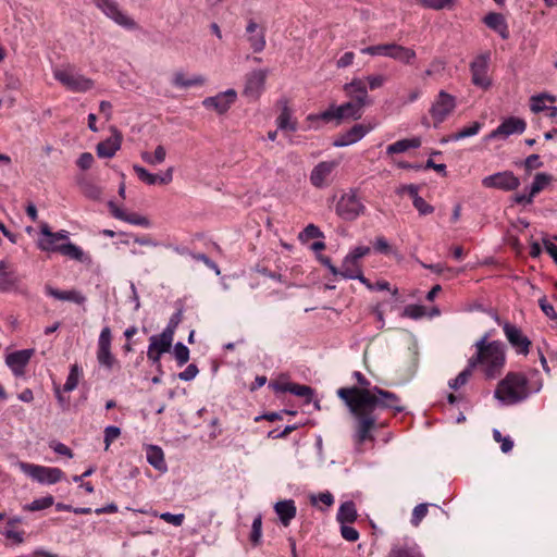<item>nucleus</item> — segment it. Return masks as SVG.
<instances>
[{
  "label": "nucleus",
  "mask_w": 557,
  "mask_h": 557,
  "mask_svg": "<svg viewBox=\"0 0 557 557\" xmlns=\"http://www.w3.org/2000/svg\"><path fill=\"white\" fill-rule=\"evenodd\" d=\"M352 375L360 387H341L336 394L354 418L352 441L355 450L361 454L362 445L368 441L373 442V432L382 426L379 423L377 411L393 410L399 413L405 410V407L398 395L376 385L371 386L370 381L361 372L355 371Z\"/></svg>",
  "instance_id": "obj_1"
},
{
  "label": "nucleus",
  "mask_w": 557,
  "mask_h": 557,
  "mask_svg": "<svg viewBox=\"0 0 557 557\" xmlns=\"http://www.w3.org/2000/svg\"><path fill=\"white\" fill-rule=\"evenodd\" d=\"M533 374L536 380H529L524 373L508 372L500 380L494 391V397L504 406H513L527 400L532 394L539 393L543 387V380L539 372Z\"/></svg>",
  "instance_id": "obj_2"
},
{
  "label": "nucleus",
  "mask_w": 557,
  "mask_h": 557,
  "mask_svg": "<svg viewBox=\"0 0 557 557\" xmlns=\"http://www.w3.org/2000/svg\"><path fill=\"white\" fill-rule=\"evenodd\" d=\"M490 338L491 334H483L475 342V354L469 360L470 366L479 367L486 379H496L506 366V345Z\"/></svg>",
  "instance_id": "obj_3"
},
{
  "label": "nucleus",
  "mask_w": 557,
  "mask_h": 557,
  "mask_svg": "<svg viewBox=\"0 0 557 557\" xmlns=\"http://www.w3.org/2000/svg\"><path fill=\"white\" fill-rule=\"evenodd\" d=\"M70 233L65 230L52 232L47 223L41 224L37 247L45 252H59L72 260L91 264L92 259L79 246L69 240Z\"/></svg>",
  "instance_id": "obj_4"
},
{
  "label": "nucleus",
  "mask_w": 557,
  "mask_h": 557,
  "mask_svg": "<svg viewBox=\"0 0 557 557\" xmlns=\"http://www.w3.org/2000/svg\"><path fill=\"white\" fill-rule=\"evenodd\" d=\"M53 77L72 92H86L94 87V82L79 74L73 65H62L53 69Z\"/></svg>",
  "instance_id": "obj_5"
},
{
  "label": "nucleus",
  "mask_w": 557,
  "mask_h": 557,
  "mask_svg": "<svg viewBox=\"0 0 557 557\" xmlns=\"http://www.w3.org/2000/svg\"><path fill=\"white\" fill-rule=\"evenodd\" d=\"M363 108L355 101H348L341 106L332 104L319 114H310L308 120L336 121L337 124L343 120H359L363 114Z\"/></svg>",
  "instance_id": "obj_6"
},
{
  "label": "nucleus",
  "mask_w": 557,
  "mask_h": 557,
  "mask_svg": "<svg viewBox=\"0 0 557 557\" xmlns=\"http://www.w3.org/2000/svg\"><path fill=\"white\" fill-rule=\"evenodd\" d=\"M336 214L344 221H355L366 212V206L358 197L356 189L344 193L335 206Z\"/></svg>",
  "instance_id": "obj_7"
},
{
  "label": "nucleus",
  "mask_w": 557,
  "mask_h": 557,
  "mask_svg": "<svg viewBox=\"0 0 557 557\" xmlns=\"http://www.w3.org/2000/svg\"><path fill=\"white\" fill-rule=\"evenodd\" d=\"M456 108V97L445 90H440L429 109V114L433 120L434 126L437 127L444 123Z\"/></svg>",
  "instance_id": "obj_8"
},
{
  "label": "nucleus",
  "mask_w": 557,
  "mask_h": 557,
  "mask_svg": "<svg viewBox=\"0 0 557 557\" xmlns=\"http://www.w3.org/2000/svg\"><path fill=\"white\" fill-rule=\"evenodd\" d=\"M495 321L503 326L504 334L517 355L528 356L532 342L523 334L520 327L510 322H500L498 315Z\"/></svg>",
  "instance_id": "obj_9"
},
{
  "label": "nucleus",
  "mask_w": 557,
  "mask_h": 557,
  "mask_svg": "<svg viewBox=\"0 0 557 557\" xmlns=\"http://www.w3.org/2000/svg\"><path fill=\"white\" fill-rule=\"evenodd\" d=\"M21 470L40 484H54L60 482L64 473L59 468L45 467L34 463L21 462Z\"/></svg>",
  "instance_id": "obj_10"
},
{
  "label": "nucleus",
  "mask_w": 557,
  "mask_h": 557,
  "mask_svg": "<svg viewBox=\"0 0 557 557\" xmlns=\"http://www.w3.org/2000/svg\"><path fill=\"white\" fill-rule=\"evenodd\" d=\"M92 3L117 25L126 29L137 28V23L120 9L116 0H92Z\"/></svg>",
  "instance_id": "obj_11"
},
{
  "label": "nucleus",
  "mask_w": 557,
  "mask_h": 557,
  "mask_svg": "<svg viewBox=\"0 0 557 557\" xmlns=\"http://www.w3.org/2000/svg\"><path fill=\"white\" fill-rule=\"evenodd\" d=\"M338 166L337 161H321L310 172L309 181L315 188L329 187L334 178V172Z\"/></svg>",
  "instance_id": "obj_12"
},
{
  "label": "nucleus",
  "mask_w": 557,
  "mask_h": 557,
  "mask_svg": "<svg viewBox=\"0 0 557 557\" xmlns=\"http://www.w3.org/2000/svg\"><path fill=\"white\" fill-rule=\"evenodd\" d=\"M482 185L486 188H495L503 191H512L520 186V180L511 171L497 172L485 176Z\"/></svg>",
  "instance_id": "obj_13"
},
{
  "label": "nucleus",
  "mask_w": 557,
  "mask_h": 557,
  "mask_svg": "<svg viewBox=\"0 0 557 557\" xmlns=\"http://www.w3.org/2000/svg\"><path fill=\"white\" fill-rule=\"evenodd\" d=\"M111 342H112V333L109 326H104L98 337L97 343V360L98 363L106 368L107 370H111L115 363V357L111 351Z\"/></svg>",
  "instance_id": "obj_14"
},
{
  "label": "nucleus",
  "mask_w": 557,
  "mask_h": 557,
  "mask_svg": "<svg viewBox=\"0 0 557 557\" xmlns=\"http://www.w3.org/2000/svg\"><path fill=\"white\" fill-rule=\"evenodd\" d=\"M490 54L478 55L470 64L471 82L473 85L487 89L492 82L488 76Z\"/></svg>",
  "instance_id": "obj_15"
},
{
  "label": "nucleus",
  "mask_w": 557,
  "mask_h": 557,
  "mask_svg": "<svg viewBox=\"0 0 557 557\" xmlns=\"http://www.w3.org/2000/svg\"><path fill=\"white\" fill-rule=\"evenodd\" d=\"M268 70H255L246 75L243 95L256 101L264 90Z\"/></svg>",
  "instance_id": "obj_16"
},
{
  "label": "nucleus",
  "mask_w": 557,
  "mask_h": 557,
  "mask_svg": "<svg viewBox=\"0 0 557 557\" xmlns=\"http://www.w3.org/2000/svg\"><path fill=\"white\" fill-rule=\"evenodd\" d=\"M527 123L519 117H508L504 120L495 129L485 136V140L496 138L506 139L513 134H522L525 131Z\"/></svg>",
  "instance_id": "obj_17"
},
{
  "label": "nucleus",
  "mask_w": 557,
  "mask_h": 557,
  "mask_svg": "<svg viewBox=\"0 0 557 557\" xmlns=\"http://www.w3.org/2000/svg\"><path fill=\"white\" fill-rule=\"evenodd\" d=\"M375 125L372 124H355L349 129L342 132L335 138L334 147H347L360 141L367 134L374 129Z\"/></svg>",
  "instance_id": "obj_18"
},
{
  "label": "nucleus",
  "mask_w": 557,
  "mask_h": 557,
  "mask_svg": "<svg viewBox=\"0 0 557 557\" xmlns=\"http://www.w3.org/2000/svg\"><path fill=\"white\" fill-rule=\"evenodd\" d=\"M237 99V92L235 89H227L225 91L219 92L215 96L207 97L202 101V106L207 109H212L219 114L226 113L232 104L235 103Z\"/></svg>",
  "instance_id": "obj_19"
},
{
  "label": "nucleus",
  "mask_w": 557,
  "mask_h": 557,
  "mask_svg": "<svg viewBox=\"0 0 557 557\" xmlns=\"http://www.w3.org/2000/svg\"><path fill=\"white\" fill-rule=\"evenodd\" d=\"M35 349H22L9 354L5 357V364L11 369L15 376H22L30 358L34 356Z\"/></svg>",
  "instance_id": "obj_20"
},
{
  "label": "nucleus",
  "mask_w": 557,
  "mask_h": 557,
  "mask_svg": "<svg viewBox=\"0 0 557 557\" xmlns=\"http://www.w3.org/2000/svg\"><path fill=\"white\" fill-rule=\"evenodd\" d=\"M112 135L96 146L99 158L111 159L121 149L123 136L116 127H111Z\"/></svg>",
  "instance_id": "obj_21"
},
{
  "label": "nucleus",
  "mask_w": 557,
  "mask_h": 557,
  "mask_svg": "<svg viewBox=\"0 0 557 557\" xmlns=\"http://www.w3.org/2000/svg\"><path fill=\"white\" fill-rule=\"evenodd\" d=\"M133 170L137 174L138 178L147 185H168L173 181V166H169L162 175L150 173L144 166L138 164H134Z\"/></svg>",
  "instance_id": "obj_22"
},
{
  "label": "nucleus",
  "mask_w": 557,
  "mask_h": 557,
  "mask_svg": "<svg viewBox=\"0 0 557 557\" xmlns=\"http://www.w3.org/2000/svg\"><path fill=\"white\" fill-rule=\"evenodd\" d=\"M344 91L358 104L366 107L370 103L366 83L361 78H354L351 82L346 83Z\"/></svg>",
  "instance_id": "obj_23"
},
{
  "label": "nucleus",
  "mask_w": 557,
  "mask_h": 557,
  "mask_svg": "<svg viewBox=\"0 0 557 557\" xmlns=\"http://www.w3.org/2000/svg\"><path fill=\"white\" fill-rule=\"evenodd\" d=\"M386 557H423V554L413 540L406 539L393 544Z\"/></svg>",
  "instance_id": "obj_24"
},
{
  "label": "nucleus",
  "mask_w": 557,
  "mask_h": 557,
  "mask_svg": "<svg viewBox=\"0 0 557 557\" xmlns=\"http://www.w3.org/2000/svg\"><path fill=\"white\" fill-rule=\"evenodd\" d=\"M108 207H109L111 214L117 220L127 222L132 225H137V226H143V227H150V225H151L149 219H147L146 216L137 214V213H126L119 206H116L115 202L112 200L108 202Z\"/></svg>",
  "instance_id": "obj_25"
},
{
  "label": "nucleus",
  "mask_w": 557,
  "mask_h": 557,
  "mask_svg": "<svg viewBox=\"0 0 557 557\" xmlns=\"http://www.w3.org/2000/svg\"><path fill=\"white\" fill-rule=\"evenodd\" d=\"M20 278L5 261H0V292H17Z\"/></svg>",
  "instance_id": "obj_26"
},
{
  "label": "nucleus",
  "mask_w": 557,
  "mask_h": 557,
  "mask_svg": "<svg viewBox=\"0 0 557 557\" xmlns=\"http://www.w3.org/2000/svg\"><path fill=\"white\" fill-rule=\"evenodd\" d=\"M248 34V41L253 52H261L265 48V35L263 29H259V25L253 21L249 20L246 26Z\"/></svg>",
  "instance_id": "obj_27"
},
{
  "label": "nucleus",
  "mask_w": 557,
  "mask_h": 557,
  "mask_svg": "<svg viewBox=\"0 0 557 557\" xmlns=\"http://www.w3.org/2000/svg\"><path fill=\"white\" fill-rule=\"evenodd\" d=\"M394 59L403 64L410 65L414 62L417 58V53L413 49L395 44L389 42L388 57Z\"/></svg>",
  "instance_id": "obj_28"
},
{
  "label": "nucleus",
  "mask_w": 557,
  "mask_h": 557,
  "mask_svg": "<svg viewBox=\"0 0 557 557\" xmlns=\"http://www.w3.org/2000/svg\"><path fill=\"white\" fill-rule=\"evenodd\" d=\"M274 510L284 527H288L297 513V508L293 499H285L275 503Z\"/></svg>",
  "instance_id": "obj_29"
},
{
  "label": "nucleus",
  "mask_w": 557,
  "mask_h": 557,
  "mask_svg": "<svg viewBox=\"0 0 557 557\" xmlns=\"http://www.w3.org/2000/svg\"><path fill=\"white\" fill-rule=\"evenodd\" d=\"M146 458L150 466L156 470L164 473L168 471V465L165 462L164 453L160 446L147 445L145 447Z\"/></svg>",
  "instance_id": "obj_30"
},
{
  "label": "nucleus",
  "mask_w": 557,
  "mask_h": 557,
  "mask_svg": "<svg viewBox=\"0 0 557 557\" xmlns=\"http://www.w3.org/2000/svg\"><path fill=\"white\" fill-rule=\"evenodd\" d=\"M45 292L48 296L62 301H72L82 305L86 301V297L78 290H60L52 286L47 285Z\"/></svg>",
  "instance_id": "obj_31"
},
{
  "label": "nucleus",
  "mask_w": 557,
  "mask_h": 557,
  "mask_svg": "<svg viewBox=\"0 0 557 557\" xmlns=\"http://www.w3.org/2000/svg\"><path fill=\"white\" fill-rule=\"evenodd\" d=\"M483 21L488 28L495 30L503 39L509 37L507 22L500 13H488Z\"/></svg>",
  "instance_id": "obj_32"
},
{
  "label": "nucleus",
  "mask_w": 557,
  "mask_h": 557,
  "mask_svg": "<svg viewBox=\"0 0 557 557\" xmlns=\"http://www.w3.org/2000/svg\"><path fill=\"white\" fill-rule=\"evenodd\" d=\"M206 83V78L202 75H194L187 77L183 72H175L172 77V84L177 88H190L194 86H201Z\"/></svg>",
  "instance_id": "obj_33"
},
{
  "label": "nucleus",
  "mask_w": 557,
  "mask_h": 557,
  "mask_svg": "<svg viewBox=\"0 0 557 557\" xmlns=\"http://www.w3.org/2000/svg\"><path fill=\"white\" fill-rule=\"evenodd\" d=\"M362 271L360 261L347 255L339 269V276L346 280H354Z\"/></svg>",
  "instance_id": "obj_34"
},
{
  "label": "nucleus",
  "mask_w": 557,
  "mask_h": 557,
  "mask_svg": "<svg viewBox=\"0 0 557 557\" xmlns=\"http://www.w3.org/2000/svg\"><path fill=\"white\" fill-rule=\"evenodd\" d=\"M421 146V139L419 137L405 138L391 144L386 148L387 154H396L408 151L409 149H417Z\"/></svg>",
  "instance_id": "obj_35"
},
{
  "label": "nucleus",
  "mask_w": 557,
  "mask_h": 557,
  "mask_svg": "<svg viewBox=\"0 0 557 557\" xmlns=\"http://www.w3.org/2000/svg\"><path fill=\"white\" fill-rule=\"evenodd\" d=\"M336 519L341 524L352 523L357 519L355 503L351 500L343 503L338 508Z\"/></svg>",
  "instance_id": "obj_36"
},
{
  "label": "nucleus",
  "mask_w": 557,
  "mask_h": 557,
  "mask_svg": "<svg viewBox=\"0 0 557 557\" xmlns=\"http://www.w3.org/2000/svg\"><path fill=\"white\" fill-rule=\"evenodd\" d=\"M21 522V518L10 519L2 531V534L13 543L20 544L24 541V531L16 528V523Z\"/></svg>",
  "instance_id": "obj_37"
},
{
  "label": "nucleus",
  "mask_w": 557,
  "mask_h": 557,
  "mask_svg": "<svg viewBox=\"0 0 557 557\" xmlns=\"http://www.w3.org/2000/svg\"><path fill=\"white\" fill-rule=\"evenodd\" d=\"M481 128L482 124L480 122H473L469 126H466L458 131L457 133L450 135L448 139H443L442 143L458 141L467 137L475 136Z\"/></svg>",
  "instance_id": "obj_38"
},
{
  "label": "nucleus",
  "mask_w": 557,
  "mask_h": 557,
  "mask_svg": "<svg viewBox=\"0 0 557 557\" xmlns=\"http://www.w3.org/2000/svg\"><path fill=\"white\" fill-rule=\"evenodd\" d=\"M149 347L156 349L157 351L165 354L170 350L173 338L164 333H161L159 335H152L149 338Z\"/></svg>",
  "instance_id": "obj_39"
},
{
  "label": "nucleus",
  "mask_w": 557,
  "mask_h": 557,
  "mask_svg": "<svg viewBox=\"0 0 557 557\" xmlns=\"http://www.w3.org/2000/svg\"><path fill=\"white\" fill-rule=\"evenodd\" d=\"M546 101L555 102L556 97L548 94L534 95L530 99V108L532 112L540 113L547 109Z\"/></svg>",
  "instance_id": "obj_40"
},
{
  "label": "nucleus",
  "mask_w": 557,
  "mask_h": 557,
  "mask_svg": "<svg viewBox=\"0 0 557 557\" xmlns=\"http://www.w3.org/2000/svg\"><path fill=\"white\" fill-rule=\"evenodd\" d=\"M140 157L144 162L150 164V165H157L162 163L165 160L166 157V150L162 145H159L153 153H150L148 151H144L140 153Z\"/></svg>",
  "instance_id": "obj_41"
},
{
  "label": "nucleus",
  "mask_w": 557,
  "mask_h": 557,
  "mask_svg": "<svg viewBox=\"0 0 557 557\" xmlns=\"http://www.w3.org/2000/svg\"><path fill=\"white\" fill-rule=\"evenodd\" d=\"M82 193L89 199L99 200L102 195V189L91 181L82 180L79 183Z\"/></svg>",
  "instance_id": "obj_42"
},
{
  "label": "nucleus",
  "mask_w": 557,
  "mask_h": 557,
  "mask_svg": "<svg viewBox=\"0 0 557 557\" xmlns=\"http://www.w3.org/2000/svg\"><path fill=\"white\" fill-rule=\"evenodd\" d=\"M81 376L82 369L77 364H72L66 381L63 385V392L70 393L74 391L78 385Z\"/></svg>",
  "instance_id": "obj_43"
},
{
  "label": "nucleus",
  "mask_w": 557,
  "mask_h": 557,
  "mask_svg": "<svg viewBox=\"0 0 557 557\" xmlns=\"http://www.w3.org/2000/svg\"><path fill=\"white\" fill-rule=\"evenodd\" d=\"M412 205L420 215H429L434 212V207L428 203L419 194H416L414 188H411Z\"/></svg>",
  "instance_id": "obj_44"
},
{
  "label": "nucleus",
  "mask_w": 557,
  "mask_h": 557,
  "mask_svg": "<svg viewBox=\"0 0 557 557\" xmlns=\"http://www.w3.org/2000/svg\"><path fill=\"white\" fill-rule=\"evenodd\" d=\"M473 369L474 367H471L470 360H468V366L466 367V369H463L455 379L448 382L449 387L453 389H458L461 386H463L472 375Z\"/></svg>",
  "instance_id": "obj_45"
},
{
  "label": "nucleus",
  "mask_w": 557,
  "mask_h": 557,
  "mask_svg": "<svg viewBox=\"0 0 557 557\" xmlns=\"http://www.w3.org/2000/svg\"><path fill=\"white\" fill-rule=\"evenodd\" d=\"M550 182V176L546 173H537L534 178H533V182L530 186V194L531 196H534L537 195L539 193H541Z\"/></svg>",
  "instance_id": "obj_46"
},
{
  "label": "nucleus",
  "mask_w": 557,
  "mask_h": 557,
  "mask_svg": "<svg viewBox=\"0 0 557 557\" xmlns=\"http://www.w3.org/2000/svg\"><path fill=\"white\" fill-rule=\"evenodd\" d=\"M276 124L280 129L296 131V123L292 122V114L288 108H284L276 119Z\"/></svg>",
  "instance_id": "obj_47"
},
{
  "label": "nucleus",
  "mask_w": 557,
  "mask_h": 557,
  "mask_svg": "<svg viewBox=\"0 0 557 557\" xmlns=\"http://www.w3.org/2000/svg\"><path fill=\"white\" fill-rule=\"evenodd\" d=\"M418 2L422 7L435 11L451 9L455 4V0H418Z\"/></svg>",
  "instance_id": "obj_48"
},
{
  "label": "nucleus",
  "mask_w": 557,
  "mask_h": 557,
  "mask_svg": "<svg viewBox=\"0 0 557 557\" xmlns=\"http://www.w3.org/2000/svg\"><path fill=\"white\" fill-rule=\"evenodd\" d=\"M53 497L46 496L41 498L34 499L32 503L25 505L24 509L28 511H38L42 509H47L53 505Z\"/></svg>",
  "instance_id": "obj_49"
},
{
  "label": "nucleus",
  "mask_w": 557,
  "mask_h": 557,
  "mask_svg": "<svg viewBox=\"0 0 557 557\" xmlns=\"http://www.w3.org/2000/svg\"><path fill=\"white\" fill-rule=\"evenodd\" d=\"M290 394L305 398V401L309 404L313 397V389L308 385L293 383Z\"/></svg>",
  "instance_id": "obj_50"
},
{
  "label": "nucleus",
  "mask_w": 557,
  "mask_h": 557,
  "mask_svg": "<svg viewBox=\"0 0 557 557\" xmlns=\"http://www.w3.org/2000/svg\"><path fill=\"white\" fill-rule=\"evenodd\" d=\"M262 536V517L258 515L255 517L251 525L250 542L257 546L261 542Z\"/></svg>",
  "instance_id": "obj_51"
},
{
  "label": "nucleus",
  "mask_w": 557,
  "mask_h": 557,
  "mask_svg": "<svg viewBox=\"0 0 557 557\" xmlns=\"http://www.w3.org/2000/svg\"><path fill=\"white\" fill-rule=\"evenodd\" d=\"M428 511H429V504L422 503V504L417 505L412 510L411 520H410L411 524L413 527H419L421 521L426 517Z\"/></svg>",
  "instance_id": "obj_52"
},
{
  "label": "nucleus",
  "mask_w": 557,
  "mask_h": 557,
  "mask_svg": "<svg viewBox=\"0 0 557 557\" xmlns=\"http://www.w3.org/2000/svg\"><path fill=\"white\" fill-rule=\"evenodd\" d=\"M174 357L180 367L189 360V349L183 343L178 342L174 345Z\"/></svg>",
  "instance_id": "obj_53"
},
{
  "label": "nucleus",
  "mask_w": 557,
  "mask_h": 557,
  "mask_svg": "<svg viewBox=\"0 0 557 557\" xmlns=\"http://www.w3.org/2000/svg\"><path fill=\"white\" fill-rule=\"evenodd\" d=\"M182 318H183V312L182 310H177L176 312H174L169 322H168V325L165 326V329L162 331V333L171 336L172 338L174 337V333L178 326V324L181 323L182 321Z\"/></svg>",
  "instance_id": "obj_54"
},
{
  "label": "nucleus",
  "mask_w": 557,
  "mask_h": 557,
  "mask_svg": "<svg viewBox=\"0 0 557 557\" xmlns=\"http://www.w3.org/2000/svg\"><path fill=\"white\" fill-rule=\"evenodd\" d=\"M388 50H389V44H380L375 46H370L362 48L360 52L362 54H369V55H383L388 57Z\"/></svg>",
  "instance_id": "obj_55"
},
{
  "label": "nucleus",
  "mask_w": 557,
  "mask_h": 557,
  "mask_svg": "<svg viewBox=\"0 0 557 557\" xmlns=\"http://www.w3.org/2000/svg\"><path fill=\"white\" fill-rule=\"evenodd\" d=\"M310 238H323V233L314 224H308L299 234V239L306 242Z\"/></svg>",
  "instance_id": "obj_56"
},
{
  "label": "nucleus",
  "mask_w": 557,
  "mask_h": 557,
  "mask_svg": "<svg viewBox=\"0 0 557 557\" xmlns=\"http://www.w3.org/2000/svg\"><path fill=\"white\" fill-rule=\"evenodd\" d=\"M493 437L496 442L500 443V449L503 453L507 454L511 451L513 447V442L509 436H503L498 430L493 431Z\"/></svg>",
  "instance_id": "obj_57"
},
{
  "label": "nucleus",
  "mask_w": 557,
  "mask_h": 557,
  "mask_svg": "<svg viewBox=\"0 0 557 557\" xmlns=\"http://www.w3.org/2000/svg\"><path fill=\"white\" fill-rule=\"evenodd\" d=\"M446 63L441 59H434L431 61L429 67L423 73V78L440 74L445 70Z\"/></svg>",
  "instance_id": "obj_58"
},
{
  "label": "nucleus",
  "mask_w": 557,
  "mask_h": 557,
  "mask_svg": "<svg viewBox=\"0 0 557 557\" xmlns=\"http://www.w3.org/2000/svg\"><path fill=\"white\" fill-rule=\"evenodd\" d=\"M121 435V429L109 425L104 429V449L108 450L113 441Z\"/></svg>",
  "instance_id": "obj_59"
},
{
  "label": "nucleus",
  "mask_w": 557,
  "mask_h": 557,
  "mask_svg": "<svg viewBox=\"0 0 557 557\" xmlns=\"http://www.w3.org/2000/svg\"><path fill=\"white\" fill-rule=\"evenodd\" d=\"M425 308L420 305H409L404 310V315L411 319H420L424 317Z\"/></svg>",
  "instance_id": "obj_60"
},
{
  "label": "nucleus",
  "mask_w": 557,
  "mask_h": 557,
  "mask_svg": "<svg viewBox=\"0 0 557 557\" xmlns=\"http://www.w3.org/2000/svg\"><path fill=\"white\" fill-rule=\"evenodd\" d=\"M160 518L170 524L181 527L184 522L185 516L184 513L163 512L160 515Z\"/></svg>",
  "instance_id": "obj_61"
},
{
  "label": "nucleus",
  "mask_w": 557,
  "mask_h": 557,
  "mask_svg": "<svg viewBox=\"0 0 557 557\" xmlns=\"http://www.w3.org/2000/svg\"><path fill=\"white\" fill-rule=\"evenodd\" d=\"M341 534L348 542H356L359 539V532L348 524H341Z\"/></svg>",
  "instance_id": "obj_62"
},
{
  "label": "nucleus",
  "mask_w": 557,
  "mask_h": 557,
  "mask_svg": "<svg viewBox=\"0 0 557 557\" xmlns=\"http://www.w3.org/2000/svg\"><path fill=\"white\" fill-rule=\"evenodd\" d=\"M319 502L322 503L323 505H325L326 507H330L334 503V497L330 492H323L318 495L311 496L312 505H317Z\"/></svg>",
  "instance_id": "obj_63"
},
{
  "label": "nucleus",
  "mask_w": 557,
  "mask_h": 557,
  "mask_svg": "<svg viewBox=\"0 0 557 557\" xmlns=\"http://www.w3.org/2000/svg\"><path fill=\"white\" fill-rule=\"evenodd\" d=\"M199 370L198 367L195 363H190L186 367V369L178 373V379L185 382L194 380Z\"/></svg>",
  "instance_id": "obj_64"
}]
</instances>
